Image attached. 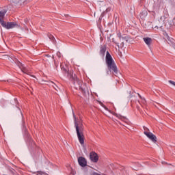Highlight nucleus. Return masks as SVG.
Wrapping results in <instances>:
<instances>
[{
	"label": "nucleus",
	"mask_w": 175,
	"mask_h": 175,
	"mask_svg": "<svg viewBox=\"0 0 175 175\" xmlns=\"http://www.w3.org/2000/svg\"><path fill=\"white\" fill-rule=\"evenodd\" d=\"M72 116L74 118V124L76 129V132L79 142L81 146H84V125L83 124V121L81 120H79L76 118V115L72 112Z\"/></svg>",
	"instance_id": "1"
},
{
	"label": "nucleus",
	"mask_w": 175,
	"mask_h": 175,
	"mask_svg": "<svg viewBox=\"0 0 175 175\" xmlns=\"http://www.w3.org/2000/svg\"><path fill=\"white\" fill-rule=\"evenodd\" d=\"M61 67H62V64H61ZM62 70L64 75H66L68 79H69L70 81H72L73 84H76L77 83L78 85H81V83H83V81L79 79V78H77V75L73 73V70H68L65 67H62Z\"/></svg>",
	"instance_id": "2"
},
{
	"label": "nucleus",
	"mask_w": 175,
	"mask_h": 175,
	"mask_svg": "<svg viewBox=\"0 0 175 175\" xmlns=\"http://www.w3.org/2000/svg\"><path fill=\"white\" fill-rule=\"evenodd\" d=\"M105 61L109 72H111L114 76H117V75H118V69L109 51H107Z\"/></svg>",
	"instance_id": "3"
},
{
	"label": "nucleus",
	"mask_w": 175,
	"mask_h": 175,
	"mask_svg": "<svg viewBox=\"0 0 175 175\" xmlns=\"http://www.w3.org/2000/svg\"><path fill=\"white\" fill-rule=\"evenodd\" d=\"M2 27L3 28H5L6 29H12L13 28H19L20 25L17 24L16 22H4L2 25Z\"/></svg>",
	"instance_id": "4"
},
{
	"label": "nucleus",
	"mask_w": 175,
	"mask_h": 175,
	"mask_svg": "<svg viewBox=\"0 0 175 175\" xmlns=\"http://www.w3.org/2000/svg\"><path fill=\"white\" fill-rule=\"evenodd\" d=\"M23 131H25V135L28 137L29 143L31 144L32 147H35V142L32 140V138L29 136V134H28V131H27V127H25V122L23 120Z\"/></svg>",
	"instance_id": "5"
},
{
	"label": "nucleus",
	"mask_w": 175,
	"mask_h": 175,
	"mask_svg": "<svg viewBox=\"0 0 175 175\" xmlns=\"http://www.w3.org/2000/svg\"><path fill=\"white\" fill-rule=\"evenodd\" d=\"M144 133L146 135V136H147V137H148V139H150V140H152L153 143H157V136L152 134V133L144 131Z\"/></svg>",
	"instance_id": "6"
},
{
	"label": "nucleus",
	"mask_w": 175,
	"mask_h": 175,
	"mask_svg": "<svg viewBox=\"0 0 175 175\" xmlns=\"http://www.w3.org/2000/svg\"><path fill=\"white\" fill-rule=\"evenodd\" d=\"M90 159L92 161V162L96 163V162L99 161V156H98V154H96L95 152H91L90 154Z\"/></svg>",
	"instance_id": "7"
},
{
	"label": "nucleus",
	"mask_w": 175,
	"mask_h": 175,
	"mask_svg": "<svg viewBox=\"0 0 175 175\" xmlns=\"http://www.w3.org/2000/svg\"><path fill=\"white\" fill-rule=\"evenodd\" d=\"M78 163L81 167H85V166H87V159L83 157H79L78 158Z\"/></svg>",
	"instance_id": "8"
},
{
	"label": "nucleus",
	"mask_w": 175,
	"mask_h": 175,
	"mask_svg": "<svg viewBox=\"0 0 175 175\" xmlns=\"http://www.w3.org/2000/svg\"><path fill=\"white\" fill-rule=\"evenodd\" d=\"M5 14H6L5 11H0V24L2 25L5 22L3 21V18H5Z\"/></svg>",
	"instance_id": "9"
},
{
	"label": "nucleus",
	"mask_w": 175,
	"mask_h": 175,
	"mask_svg": "<svg viewBox=\"0 0 175 175\" xmlns=\"http://www.w3.org/2000/svg\"><path fill=\"white\" fill-rule=\"evenodd\" d=\"M144 42L146 43V44H147V46L148 47H150V46H151V43H152V39L151 38H144Z\"/></svg>",
	"instance_id": "10"
},
{
	"label": "nucleus",
	"mask_w": 175,
	"mask_h": 175,
	"mask_svg": "<svg viewBox=\"0 0 175 175\" xmlns=\"http://www.w3.org/2000/svg\"><path fill=\"white\" fill-rule=\"evenodd\" d=\"M100 55H102L103 57H105V54L106 53V45H101L100 46Z\"/></svg>",
	"instance_id": "11"
},
{
	"label": "nucleus",
	"mask_w": 175,
	"mask_h": 175,
	"mask_svg": "<svg viewBox=\"0 0 175 175\" xmlns=\"http://www.w3.org/2000/svg\"><path fill=\"white\" fill-rule=\"evenodd\" d=\"M116 117L119 118V120H121L122 121H124V122H128V119L121 115H116Z\"/></svg>",
	"instance_id": "12"
},
{
	"label": "nucleus",
	"mask_w": 175,
	"mask_h": 175,
	"mask_svg": "<svg viewBox=\"0 0 175 175\" xmlns=\"http://www.w3.org/2000/svg\"><path fill=\"white\" fill-rule=\"evenodd\" d=\"M49 38L50 40H52V42H55V38H54V36L49 34Z\"/></svg>",
	"instance_id": "13"
},
{
	"label": "nucleus",
	"mask_w": 175,
	"mask_h": 175,
	"mask_svg": "<svg viewBox=\"0 0 175 175\" xmlns=\"http://www.w3.org/2000/svg\"><path fill=\"white\" fill-rule=\"evenodd\" d=\"M163 27V26H162V25H155L154 28L155 29H162V27Z\"/></svg>",
	"instance_id": "14"
},
{
	"label": "nucleus",
	"mask_w": 175,
	"mask_h": 175,
	"mask_svg": "<svg viewBox=\"0 0 175 175\" xmlns=\"http://www.w3.org/2000/svg\"><path fill=\"white\" fill-rule=\"evenodd\" d=\"M138 96H139L140 99H142V103H146V101L145 98L142 97L139 94H138Z\"/></svg>",
	"instance_id": "15"
},
{
	"label": "nucleus",
	"mask_w": 175,
	"mask_h": 175,
	"mask_svg": "<svg viewBox=\"0 0 175 175\" xmlns=\"http://www.w3.org/2000/svg\"><path fill=\"white\" fill-rule=\"evenodd\" d=\"M170 27L172 28V27H175V17L172 20V23L170 24Z\"/></svg>",
	"instance_id": "16"
},
{
	"label": "nucleus",
	"mask_w": 175,
	"mask_h": 175,
	"mask_svg": "<svg viewBox=\"0 0 175 175\" xmlns=\"http://www.w3.org/2000/svg\"><path fill=\"white\" fill-rule=\"evenodd\" d=\"M16 64L18 65V68H20V69H21L24 66L23 64H21V62L18 61L16 62Z\"/></svg>",
	"instance_id": "17"
},
{
	"label": "nucleus",
	"mask_w": 175,
	"mask_h": 175,
	"mask_svg": "<svg viewBox=\"0 0 175 175\" xmlns=\"http://www.w3.org/2000/svg\"><path fill=\"white\" fill-rule=\"evenodd\" d=\"M79 90H80V91H81V92H82V94H83V95H84V94H85V90L84 88H83V87L79 86Z\"/></svg>",
	"instance_id": "18"
},
{
	"label": "nucleus",
	"mask_w": 175,
	"mask_h": 175,
	"mask_svg": "<svg viewBox=\"0 0 175 175\" xmlns=\"http://www.w3.org/2000/svg\"><path fill=\"white\" fill-rule=\"evenodd\" d=\"M21 70L22 72H23L24 73H27V68H25L24 66L21 68Z\"/></svg>",
	"instance_id": "19"
},
{
	"label": "nucleus",
	"mask_w": 175,
	"mask_h": 175,
	"mask_svg": "<svg viewBox=\"0 0 175 175\" xmlns=\"http://www.w3.org/2000/svg\"><path fill=\"white\" fill-rule=\"evenodd\" d=\"M144 132H150V129L146 127V126H144L143 127Z\"/></svg>",
	"instance_id": "20"
},
{
	"label": "nucleus",
	"mask_w": 175,
	"mask_h": 175,
	"mask_svg": "<svg viewBox=\"0 0 175 175\" xmlns=\"http://www.w3.org/2000/svg\"><path fill=\"white\" fill-rule=\"evenodd\" d=\"M169 83H170V84H172V85H174V86H175V82H174V81L170 80V81H169Z\"/></svg>",
	"instance_id": "21"
},
{
	"label": "nucleus",
	"mask_w": 175,
	"mask_h": 175,
	"mask_svg": "<svg viewBox=\"0 0 175 175\" xmlns=\"http://www.w3.org/2000/svg\"><path fill=\"white\" fill-rule=\"evenodd\" d=\"M56 55H57V57H58V58H61V53L60 52H57Z\"/></svg>",
	"instance_id": "22"
},
{
	"label": "nucleus",
	"mask_w": 175,
	"mask_h": 175,
	"mask_svg": "<svg viewBox=\"0 0 175 175\" xmlns=\"http://www.w3.org/2000/svg\"><path fill=\"white\" fill-rule=\"evenodd\" d=\"M14 102L16 103V107H17V104L18 103V101L17 100V98H14Z\"/></svg>",
	"instance_id": "23"
},
{
	"label": "nucleus",
	"mask_w": 175,
	"mask_h": 175,
	"mask_svg": "<svg viewBox=\"0 0 175 175\" xmlns=\"http://www.w3.org/2000/svg\"><path fill=\"white\" fill-rule=\"evenodd\" d=\"M54 64H55V66H56V68H58V64H57V62L55 61V59H54Z\"/></svg>",
	"instance_id": "24"
},
{
	"label": "nucleus",
	"mask_w": 175,
	"mask_h": 175,
	"mask_svg": "<svg viewBox=\"0 0 175 175\" xmlns=\"http://www.w3.org/2000/svg\"><path fill=\"white\" fill-rule=\"evenodd\" d=\"M53 87L55 88V90H56V91H57V88H58V87L56 85V86H55V85H53Z\"/></svg>",
	"instance_id": "25"
},
{
	"label": "nucleus",
	"mask_w": 175,
	"mask_h": 175,
	"mask_svg": "<svg viewBox=\"0 0 175 175\" xmlns=\"http://www.w3.org/2000/svg\"><path fill=\"white\" fill-rule=\"evenodd\" d=\"M118 36L121 39V34H118Z\"/></svg>",
	"instance_id": "26"
},
{
	"label": "nucleus",
	"mask_w": 175,
	"mask_h": 175,
	"mask_svg": "<svg viewBox=\"0 0 175 175\" xmlns=\"http://www.w3.org/2000/svg\"><path fill=\"white\" fill-rule=\"evenodd\" d=\"M138 110L140 111V113H142V110H140L139 107H137Z\"/></svg>",
	"instance_id": "27"
},
{
	"label": "nucleus",
	"mask_w": 175,
	"mask_h": 175,
	"mask_svg": "<svg viewBox=\"0 0 175 175\" xmlns=\"http://www.w3.org/2000/svg\"><path fill=\"white\" fill-rule=\"evenodd\" d=\"M39 174H43V172H39Z\"/></svg>",
	"instance_id": "28"
},
{
	"label": "nucleus",
	"mask_w": 175,
	"mask_h": 175,
	"mask_svg": "<svg viewBox=\"0 0 175 175\" xmlns=\"http://www.w3.org/2000/svg\"><path fill=\"white\" fill-rule=\"evenodd\" d=\"M122 39H126V37H122Z\"/></svg>",
	"instance_id": "29"
},
{
	"label": "nucleus",
	"mask_w": 175,
	"mask_h": 175,
	"mask_svg": "<svg viewBox=\"0 0 175 175\" xmlns=\"http://www.w3.org/2000/svg\"><path fill=\"white\" fill-rule=\"evenodd\" d=\"M53 84L55 87H57V85H55L54 83H53Z\"/></svg>",
	"instance_id": "30"
},
{
	"label": "nucleus",
	"mask_w": 175,
	"mask_h": 175,
	"mask_svg": "<svg viewBox=\"0 0 175 175\" xmlns=\"http://www.w3.org/2000/svg\"><path fill=\"white\" fill-rule=\"evenodd\" d=\"M163 163H165V162H162V164L163 165Z\"/></svg>",
	"instance_id": "31"
}]
</instances>
